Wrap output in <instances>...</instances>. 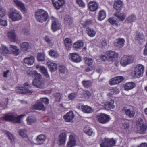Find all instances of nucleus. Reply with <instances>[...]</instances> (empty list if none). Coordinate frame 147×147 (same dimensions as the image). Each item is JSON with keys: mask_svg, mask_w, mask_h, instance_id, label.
Masks as SVG:
<instances>
[{"mask_svg": "<svg viewBox=\"0 0 147 147\" xmlns=\"http://www.w3.org/2000/svg\"><path fill=\"white\" fill-rule=\"evenodd\" d=\"M27 73L28 75L35 78L32 82L33 85L40 88H44L45 83L44 81L42 80L41 75L40 74L38 73L36 71L30 70L27 71Z\"/></svg>", "mask_w": 147, "mask_h": 147, "instance_id": "1", "label": "nucleus"}, {"mask_svg": "<svg viewBox=\"0 0 147 147\" xmlns=\"http://www.w3.org/2000/svg\"><path fill=\"white\" fill-rule=\"evenodd\" d=\"M118 57V53L111 50L103 52L99 57L100 59L104 62H105L107 61H108L114 62Z\"/></svg>", "mask_w": 147, "mask_h": 147, "instance_id": "2", "label": "nucleus"}, {"mask_svg": "<svg viewBox=\"0 0 147 147\" xmlns=\"http://www.w3.org/2000/svg\"><path fill=\"white\" fill-rule=\"evenodd\" d=\"M35 16L38 22L42 23L46 21L49 18L47 12L42 9H38L35 13Z\"/></svg>", "mask_w": 147, "mask_h": 147, "instance_id": "3", "label": "nucleus"}, {"mask_svg": "<svg viewBox=\"0 0 147 147\" xmlns=\"http://www.w3.org/2000/svg\"><path fill=\"white\" fill-rule=\"evenodd\" d=\"M0 48V53L4 54L5 53L9 54H12L15 56L19 54L20 50L17 47H10L8 48L7 47H1Z\"/></svg>", "mask_w": 147, "mask_h": 147, "instance_id": "4", "label": "nucleus"}, {"mask_svg": "<svg viewBox=\"0 0 147 147\" xmlns=\"http://www.w3.org/2000/svg\"><path fill=\"white\" fill-rule=\"evenodd\" d=\"M25 115L24 114H21L17 117H15L13 115H5L2 117L3 120L6 121H12L15 123H20L22 117Z\"/></svg>", "mask_w": 147, "mask_h": 147, "instance_id": "5", "label": "nucleus"}, {"mask_svg": "<svg viewBox=\"0 0 147 147\" xmlns=\"http://www.w3.org/2000/svg\"><path fill=\"white\" fill-rule=\"evenodd\" d=\"M144 67L142 65H137L135 67L134 71L132 73V75L134 77L142 76L144 72Z\"/></svg>", "mask_w": 147, "mask_h": 147, "instance_id": "6", "label": "nucleus"}, {"mask_svg": "<svg viewBox=\"0 0 147 147\" xmlns=\"http://www.w3.org/2000/svg\"><path fill=\"white\" fill-rule=\"evenodd\" d=\"M11 12L9 14V16L13 21H18L22 18L21 14L17 10L12 8L11 9Z\"/></svg>", "mask_w": 147, "mask_h": 147, "instance_id": "7", "label": "nucleus"}, {"mask_svg": "<svg viewBox=\"0 0 147 147\" xmlns=\"http://www.w3.org/2000/svg\"><path fill=\"white\" fill-rule=\"evenodd\" d=\"M100 147H111L115 145L116 142L113 138H105L100 142Z\"/></svg>", "mask_w": 147, "mask_h": 147, "instance_id": "8", "label": "nucleus"}, {"mask_svg": "<svg viewBox=\"0 0 147 147\" xmlns=\"http://www.w3.org/2000/svg\"><path fill=\"white\" fill-rule=\"evenodd\" d=\"M96 118L99 123L105 124L108 123L111 119L110 116L107 114L101 113L97 115Z\"/></svg>", "mask_w": 147, "mask_h": 147, "instance_id": "9", "label": "nucleus"}, {"mask_svg": "<svg viewBox=\"0 0 147 147\" xmlns=\"http://www.w3.org/2000/svg\"><path fill=\"white\" fill-rule=\"evenodd\" d=\"M134 60V58L132 56L124 55L121 58L120 64L121 65L125 67L127 65L132 63Z\"/></svg>", "mask_w": 147, "mask_h": 147, "instance_id": "10", "label": "nucleus"}, {"mask_svg": "<svg viewBox=\"0 0 147 147\" xmlns=\"http://www.w3.org/2000/svg\"><path fill=\"white\" fill-rule=\"evenodd\" d=\"M121 111L127 117L129 118H133L135 115V110L133 107L127 109L126 106H124L122 108Z\"/></svg>", "mask_w": 147, "mask_h": 147, "instance_id": "11", "label": "nucleus"}, {"mask_svg": "<svg viewBox=\"0 0 147 147\" xmlns=\"http://www.w3.org/2000/svg\"><path fill=\"white\" fill-rule=\"evenodd\" d=\"M125 78L123 76H119L111 78L109 81V84L113 85L119 84L123 81Z\"/></svg>", "mask_w": 147, "mask_h": 147, "instance_id": "12", "label": "nucleus"}, {"mask_svg": "<svg viewBox=\"0 0 147 147\" xmlns=\"http://www.w3.org/2000/svg\"><path fill=\"white\" fill-rule=\"evenodd\" d=\"M52 24L51 29L53 32L60 29L61 25L59 22L58 20L56 18L53 17L52 18Z\"/></svg>", "mask_w": 147, "mask_h": 147, "instance_id": "13", "label": "nucleus"}, {"mask_svg": "<svg viewBox=\"0 0 147 147\" xmlns=\"http://www.w3.org/2000/svg\"><path fill=\"white\" fill-rule=\"evenodd\" d=\"M52 1L55 8L57 10H59L62 8L65 3L64 0H52Z\"/></svg>", "mask_w": 147, "mask_h": 147, "instance_id": "14", "label": "nucleus"}, {"mask_svg": "<svg viewBox=\"0 0 147 147\" xmlns=\"http://www.w3.org/2000/svg\"><path fill=\"white\" fill-rule=\"evenodd\" d=\"M69 57V59L74 62L78 63L81 61V57L76 53H70Z\"/></svg>", "mask_w": 147, "mask_h": 147, "instance_id": "15", "label": "nucleus"}, {"mask_svg": "<svg viewBox=\"0 0 147 147\" xmlns=\"http://www.w3.org/2000/svg\"><path fill=\"white\" fill-rule=\"evenodd\" d=\"M32 108L39 110H45L46 109L43 103H41L39 100H38L36 103L32 106Z\"/></svg>", "mask_w": 147, "mask_h": 147, "instance_id": "16", "label": "nucleus"}, {"mask_svg": "<svg viewBox=\"0 0 147 147\" xmlns=\"http://www.w3.org/2000/svg\"><path fill=\"white\" fill-rule=\"evenodd\" d=\"M36 68L39 69L40 71L43 75L46 78H49V76L48 72L47 69L44 66H40L39 65H37L36 66Z\"/></svg>", "mask_w": 147, "mask_h": 147, "instance_id": "17", "label": "nucleus"}, {"mask_svg": "<svg viewBox=\"0 0 147 147\" xmlns=\"http://www.w3.org/2000/svg\"><path fill=\"white\" fill-rule=\"evenodd\" d=\"M123 5V2L121 1H115L114 2L113 7L117 11L120 12L122 8Z\"/></svg>", "mask_w": 147, "mask_h": 147, "instance_id": "18", "label": "nucleus"}, {"mask_svg": "<svg viewBox=\"0 0 147 147\" xmlns=\"http://www.w3.org/2000/svg\"><path fill=\"white\" fill-rule=\"evenodd\" d=\"M88 7V8L90 11L92 12H94L97 9L98 5L96 2L90 1L89 2Z\"/></svg>", "mask_w": 147, "mask_h": 147, "instance_id": "19", "label": "nucleus"}, {"mask_svg": "<svg viewBox=\"0 0 147 147\" xmlns=\"http://www.w3.org/2000/svg\"><path fill=\"white\" fill-rule=\"evenodd\" d=\"M74 117V115L73 111H71L67 113L65 115H64L63 118L65 121L69 122L71 121L73 119Z\"/></svg>", "mask_w": 147, "mask_h": 147, "instance_id": "20", "label": "nucleus"}, {"mask_svg": "<svg viewBox=\"0 0 147 147\" xmlns=\"http://www.w3.org/2000/svg\"><path fill=\"white\" fill-rule=\"evenodd\" d=\"M46 139L45 135L41 134L38 136L36 139V141L38 145H41L44 143Z\"/></svg>", "mask_w": 147, "mask_h": 147, "instance_id": "21", "label": "nucleus"}, {"mask_svg": "<svg viewBox=\"0 0 147 147\" xmlns=\"http://www.w3.org/2000/svg\"><path fill=\"white\" fill-rule=\"evenodd\" d=\"M59 145L61 146V145L64 144L65 143L66 138V133L64 132L61 133L59 136Z\"/></svg>", "mask_w": 147, "mask_h": 147, "instance_id": "22", "label": "nucleus"}, {"mask_svg": "<svg viewBox=\"0 0 147 147\" xmlns=\"http://www.w3.org/2000/svg\"><path fill=\"white\" fill-rule=\"evenodd\" d=\"M136 86V84L133 82H128L126 83L124 86L125 90H131Z\"/></svg>", "mask_w": 147, "mask_h": 147, "instance_id": "23", "label": "nucleus"}, {"mask_svg": "<svg viewBox=\"0 0 147 147\" xmlns=\"http://www.w3.org/2000/svg\"><path fill=\"white\" fill-rule=\"evenodd\" d=\"M34 61V59L33 56L26 57L24 60V64L26 65H31L33 64Z\"/></svg>", "mask_w": 147, "mask_h": 147, "instance_id": "24", "label": "nucleus"}, {"mask_svg": "<svg viewBox=\"0 0 147 147\" xmlns=\"http://www.w3.org/2000/svg\"><path fill=\"white\" fill-rule=\"evenodd\" d=\"M47 65L51 72H54L57 69V65L56 63L49 61L47 63Z\"/></svg>", "mask_w": 147, "mask_h": 147, "instance_id": "25", "label": "nucleus"}, {"mask_svg": "<svg viewBox=\"0 0 147 147\" xmlns=\"http://www.w3.org/2000/svg\"><path fill=\"white\" fill-rule=\"evenodd\" d=\"M76 143L75 137L73 135H70L69 137V141L67 143V147H74L75 146Z\"/></svg>", "mask_w": 147, "mask_h": 147, "instance_id": "26", "label": "nucleus"}, {"mask_svg": "<svg viewBox=\"0 0 147 147\" xmlns=\"http://www.w3.org/2000/svg\"><path fill=\"white\" fill-rule=\"evenodd\" d=\"M8 38L11 41L13 42H15L16 40V35L15 34V31L12 30L9 31L7 34Z\"/></svg>", "mask_w": 147, "mask_h": 147, "instance_id": "27", "label": "nucleus"}, {"mask_svg": "<svg viewBox=\"0 0 147 147\" xmlns=\"http://www.w3.org/2000/svg\"><path fill=\"white\" fill-rule=\"evenodd\" d=\"M16 91L20 94H31L32 92L28 89L25 88L23 87H20L17 88Z\"/></svg>", "mask_w": 147, "mask_h": 147, "instance_id": "28", "label": "nucleus"}, {"mask_svg": "<svg viewBox=\"0 0 147 147\" xmlns=\"http://www.w3.org/2000/svg\"><path fill=\"white\" fill-rule=\"evenodd\" d=\"M114 101L113 100L111 99L110 101L107 102L105 104V107L107 109H113L115 108L114 105Z\"/></svg>", "mask_w": 147, "mask_h": 147, "instance_id": "29", "label": "nucleus"}, {"mask_svg": "<svg viewBox=\"0 0 147 147\" xmlns=\"http://www.w3.org/2000/svg\"><path fill=\"white\" fill-rule=\"evenodd\" d=\"M81 108L82 111L85 113H90L93 111L92 108L87 105H82Z\"/></svg>", "mask_w": 147, "mask_h": 147, "instance_id": "30", "label": "nucleus"}, {"mask_svg": "<svg viewBox=\"0 0 147 147\" xmlns=\"http://www.w3.org/2000/svg\"><path fill=\"white\" fill-rule=\"evenodd\" d=\"M83 131L84 133L89 136H92L94 134L92 129L88 126L84 128Z\"/></svg>", "mask_w": 147, "mask_h": 147, "instance_id": "31", "label": "nucleus"}, {"mask_svg": "<svg viewBox=\"0 0 147 147\" xmlns=\"http://www.w3.org/2000/svg\"><path fill=\"white\" fill-rule=\"evenodd\" d=\"M119 12H116L114 14V15L118 18L119 19V21H123L126 18V15L124 13H121L119 14Z\"/></svg>", "mask_w": 147, "mask_h": 147, "instance_id": "32", "label": "nucleus"}, {"mask_svg": "<svg viewBox=\"0 0 147 147\" xmlns=\"http://www.w3.org/2000/svg\"><path fill=\"white\" fill-rule=\"evenodd\" d=\"M109 22L112 25H115L117 26H118L119 25H120L119 24V20H117L116 18L113 17L109 18L108 19Z\"/></svg>", "mask_w": 147, "mask_h": 147, "instance_id": "33", "label": "nucleus"}, {"mask_svg": "<svg viewBox=\"0 0 147 147\" xmlns=\"http://www.w3.org/2000/svg\"><path fill=\"white\" fill-rule=\"evenodd\" d=\"M106 16L105 12L103 10H102L99 11L97 16V18L99 20L101 21L105 18Z\"/></svg>", "mask_w": 147, "mask_h": 147, "instance_id": "34", "label": "nucleus"}, {"mask_svg": "<svg viewBox=\"0 0 147 147\" xmlns=\"http://www.w3.org/2000/svg\"><path fill=\"white\" fill-rule=\"evenodd\" d=\"M26 121L28 125H31L36 121V119L34 116H31L27 117Z\"/></svg>", "mask_w": 147, "mask_h": 147, "instance_id": "35", "label": "nucleus"}, {"mask_svg": "<svg viewBox=\"0 0 147 147\" xmlns=\"http://www.w3.org/2000/svg\"><path fill=\"white\" fill-rule=\"evenodd\" d=\"M82 84L84 88H90L92 85V83L90 80H83Z\"/></svg>", "mask_w": 147, "mask_h": 147, "instance_id": "36", "label": "nucleus"}, {"mask_svg": "<svg viewBox=\"0 0 147 147\" xmlns=\"http://www.w3.org/2000/svg\"><path fill=\"white\" fill-rule=\"evenodd\" d=\"M13 2L17 6L20 7L22 10L25 11L26 9L24 4L18 0H13Z\"/></svg>", "mask_w": 147, "mask_h": 147, "instance_id": "37", "label": "nucleus"}, {"mask_svg": "<svg viewBox=\"0 0 147 147\" xmlns=\"http://www.w3.org/2000/svg\"><path fill=\"white\" fill-rule=\"evenodd\" d=\"M86 31L88 35L90 37L94 36L96 34V32L92 29L88 27Z\"/></svg>", "mask_w": 147, "mask_h": 147, "instance_id": "38", "label": "nucleus"}, {"mask_svg": "<svg viewBox=\"0 0 147 147\" xmlns=\"http://www.w3.org/2000/svg\"><path fill=\"white\" fill-rule=\"evenodd\" d=\"M125 42V40L123 38H119L117 40H116L115 44H116V46L121 45L123 46L124 45Z\"/></svg>", "mask_w": 147, "mask_h": 147, "instance_id": "39", "label": "nucleus"}, {"mask_svg": "<svg viewBox=\"0 0 147 147\" xmlns=\"http://www.w3.org/2000/svg\"><path fill=\"white\" fill-rule=\"evenodd\" d=\"M136 18L134 15H131L127 18L125 21L128 23H132L136 20Z\"/></svg>", "mask_w": 147, "mask_h": 147, "instance_id": "40", "label": "nucleus"}, {"mask_svg": "<svg viewBox=\"0 0 147 147\" xmlns=\"http://www.w3.org/2000/svg\"><path fill=\"white\" fill-rule=\"evenodd\" d=\"M140 129L139 131V132L141 134H144L146 132L147 126L145 125L139 126Z\"/></svg>", "mask_w": 147, "mask_h": 147, "instance_id": "41", "label": "nucleus"}, {"mask_svg": "<svg viewBox=\"0 0 147 147\" xmlns=\"http://www.w3.org/2000/svg\"><path fill=\"white\" fill-rule=\"evenodd\" d=\"M119 91L117 87L113 88L111 90L109 93L108 94L109 96H112L114 94H116L119 93Z\"/></svg>", "mask_w": 147, "mask_h": 147, "instance_id": "42", "label": "nucleus"}, {"mask_svg": "<svg viewBox=\"0 0 147 147\" xmlns=\"http://www.w3.org/2000/svg\"><path fill=\"white\" fill-rule=\"evenodd\" d=\"M144 38V36L142 33L138 32L136 33V40H143Z\"/></svg>", "mask_w": 147, "mask_h": 147, "instance_id": "43", "label": "nucleus"}, {"mask_svg": "<svg viewBox=\"0 0 147 147\" xmlns=\"http://www.w3.org/2000/svg\"><path fill=\"white\" fill-rule=\"evenodd\" d=\"M130 125L129 122L127 121H124L122 123V128L123 129H124L126 130L128 129Z\"/></svg>", "mask_w": 147, "mask_h": 147, "instance_id": "44", "label": "nucleus"}, {"mask_svg": "<svg viewBox=\"0 0 147 147\" xmlns=\"http://www.w3.org/2000/svg\"><path fill=\"white\" fill-rule=\"evenodd\" d=\"M37 59L39 61H44L45 60V55L42 53L37 54Z\"/></svg>", "mask_w": 147, "mask_h": 147, "instance_id": "45", "label": "nucleus"}, {"mask_svg": "<svg viewBox=\"0 0 147 147\" xmlns=\"http://www.w3.org/2000/svg\"><path fill=\"white\" fill-rule=\"evenodd\" d=\"M49 55L55 58H57L59 56V55L57 52H56L53 50H51L50 51Z\"/></svg>", "mask_w": 147, "mask_h": 147, "instance_id": "46", "label": "nucleus"}, {"mask_svg": "<svg viewBox=\"0 0 147 147\" xmlns=\"http://www.w3.org/2000/svg\"><path fill=\"white\" fill-rule=\"evenodd\" d=\"M19 135L23 138H26L27 137L26 132L24 129H20L19 131Z\"/></svg>", "mask_w": 147, "mask_h": 147, "instance_id": "47", "label": "nucleus"}, {"mask_svg": "<svg viewBox=\"0 0 147 147\" xmlns=\"http://www.w3.org/2000/svg\"><path fill=\"white\" fill-rule=\"evenodd\" d=\"M64 20L65 22L69 23V24H71L72 23V20L71 18L68 15H66L65 16Z\"/></svg>", "mask_w": 147, "mask_h": 147, "instance_id": "48", "label": "nucleus"}, {"mask_svg": "<svg viewBox=\"0 0 147 147\" xmlns=\"http://www.w3.org/2000/svg\"><path fill=\"white\" fill-rule=\"evenodd\" d=\"M65 46H71L72 45L71 40L69 38H66L64 40Z\"/></svg>", "mask_w": 147, "mask_h": 147, "instance_id": "49", "label": "nucleus"}, {"mask_svg": "<svg viewBox=\"0 0 147 147\" xmlns=\"http://www.w3.org/2000/svg\"><path fill=\"white\" fill-rule=\"evenodd\" d=\"M5 134L7 136L9 139L13 141L14 140V137L13 135L8 131H6Z\"/></svg>", "mask_w": 147, "mask_h": 147, "instance_id": "50", "label": "nucleus"}, {"mask_svg": "<svg viewBox=\"0 0 147 147\" xmlns=\"http://www.w3.org/2000/svg\"><path fill=\"white\" fill-rule=\"evenodd\" d=\"M93 62V59L92 58H87L85 60V63L86 65L90 66L92 64Z\"/></svg>", "mask_w": 147, "mask_h": 147, "instance_id": "51", "label": "nucleus"}, {"mask_svg": "<svg viewBox=\"0 0 147 147\" xmlns=\"http://www.w3.org/2000/svg\"><path fill=\"white\" fill-rule=\"evenodd\" d=\"M77 96L76 93L75 92L71 93L69 94L68 97L69 100H74Z\"/></svg>", "mask_w": 147, "mask_h": 147, "instance_id": "52", "label": "nucleus"}, {"mask_svg": "<svg viewBox=\"0 0 147 147\" xmlns=\"http://www.w3.org/2000/svg\"><path fill=\"white\" fill-rule=\"evenodd\" d=\"M136 125L138 126L139 127L144 125L145 124L142 119L141 118H140L138 119L137 121Z\"/></svg>", "mask_w": 147, "mask_h": 147, "instance_id": "53", "label": "nucleus"}, {"mask_svg": "<svg viewBox=\"0 0 147 147\" xmlns=\"http://www.w3.org/2000/svg\"><path fill=\"white\" fill-rule=\"evenodd\" d=\"M76 2L78 4L80 7H81L82 8H84L85 7V4L82 0H76Z\"/></svg>", "mask_w": 147, "mask_h": 147, "instance_id": "54", "label": "nucleus"}, {"mask_svg": "<svg viewBox=\"0 0 147 147\" xmlns=\"http://www.w3.org/2000/svg\"><path fill=\"white\" fill-rule=\"evenodd\" d=\"M39 101L43 104L44 103L46 105H48L49 103V100L47 98H41Z\"/></svg>", "mask_w": 147, "mask_h": 147, "instance_id": "55", "label": "nucleus"}, {"mask_svg": "<svg viewBox=\"0 0 147 147\" xmlns=\"http://www.w3.org/2000/svg\"><path fill=\"white\" fill-rule=\"evenodd\" d=\"M0 24L3 26H6L7 25V21L5 20L0 18Z\"/></svg>", "mask_w": 147, "mask_h": 147, "instance_id": "56", "label": "nucleus"}, {"mask_svg": "<svg viewBox=\"0 0 147 147\" xmlns=\"http://www.w3.org/2000/svg\"><path fill=\"white\" fill-rule=\"evenodd\" d=\"M76 45V46H83L84 42L82 41L79 40L74 43L73 46Z\"/></svg>", "mask_w": 147, "mask_h": 147, "instance_id": "57", "label": "nucleus"}, {"mask_svg": "<svg viewBox=\"0 0 147 147\" xmlns=\"http://www.w3.org/2000/svg\"><path fill=\"white\" fill-rule=\"evenodd\" d=\"M6 11L5 10L3 9L1 7H0V16L1 17H3L5 15Z\"/></svg>", "mask_w": 147, "mask_h": 147, "instance_id": "58", "label": "nucleus"}, {"mask_svg": "<svg viewBox=\"0 0 147 147\" xmlns=\"http://www.w3.org/2000/svg\"><path fill=\"white\" fill-rule=\"evenodd\" d=\"M21 50L24 53H26L29 51L30 47H21Z\"/></svg>", "mask_w": 147, "mask_h": 147, "instance_id": "59", "label": "nucleus"}, {"mask_svg": "<svg viewBox=\"0 0 147 147\" xmlns=\"http://www.w3.org/2000/svg\"><path fill=\"white\" fill-rule=\"evenodd\" d=\"M22 33L26 35H28L30 33L29 31L26 28L23 29L22 31Z\"/></svg>", "mask_w": 147, "mask_h": 147, "instance_id": "60", "label": "nucleus"}, {"mask_svg": "<svg viewBox=\"0 0 147 147\" xmlns=\"http://www.w3.org/2000/svg\"><path fill=\"white\" fill-rule=\"evenodd\" d=\"M54 96L57 99H60L61 96V94L57 92L55 94Z\"/></svg>", "mask_w": 147, "mask_h": 147, "instance_id": "61", "label": "nucleus"}, {"mask_svg": "<svg viewBox=\"0 0 147 147\" xmlns=\"http://www.w3.org/2000/svg\"><path fill=\"white\" fill-rule=\"evenodd\" d=\"M92 22L91 20H88L84 22V24L85 26H86L92 24Z\"/></svg>", "mask_w": 147, "mask_h": 147, "instance_id": "62", "label": "nucleus"}, {"mask_svg": "<svg viewBox=\"0 0 147 147\" xmlns=\"http://www.w3.org/2000/svg\"><path fill=\"white\" fill-rule=\"evenodd\" d=\"M45 40L46 42L48 43H50L51 41V40L49 39L48 36H46L45 37Z\"/></svg>", "mask_w": 147, "mask_h": 147, "instance_id": "63", "label": "nucleus"}, {"mask_svg": "<svg viewBox=\"0 0 147 147\" xmlns=\"http://www.w3.org/2000/svg\"><path fill=\"white\" fill-rule=\"evenodd\" d=\"M101 45L102 46H106L107 45L106 41L104 40H101Z\"/></svg>", "mask_w": 147, "mask_h": 147, "instance_id": "64", "label": "nucleus"}]
</instances>
